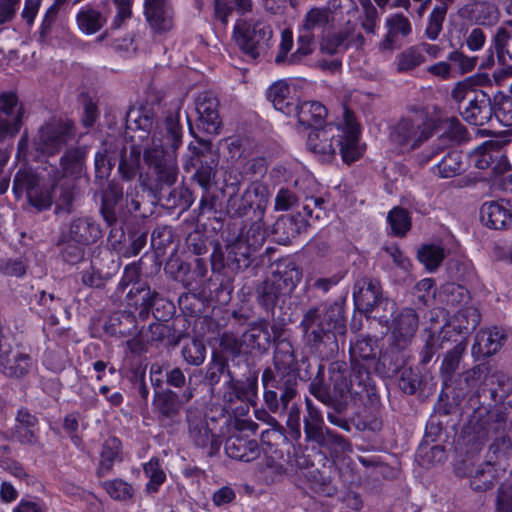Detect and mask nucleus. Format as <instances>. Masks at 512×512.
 <instances>
[{
	"instance_id": "obj_1",
	"label": "nucleus",
	"mask_w": 512,
	"mask_h": 512,
	"mask_svg": "<svg viewBox=\"0 0 512 512\" xmlns=\"http://www.w3.org/2000/svg\"><path fill=\"white\" fill-rule=\"evenodd\" d=\"M127 117L136 129L133 141L143 145V162L154 177L150 183L141 175L142 185L150 190L173 186L179 173L177 150L182 143L178 116H168L157 126H154L153 113L147 109L131 110Z\"/></svg>"
},
{
	"instance_id": "obj_2",
	"label": "nucleus",
	"mask_w": 512,
	"mask_h": 512,
	"mask_svg": "<svg viewBox=\"0 0 512 512\" xmlns=\"http://www.w3.org/2000/svg\"><path fill=\"white\" fill-rule=\"evenodd\" d=\"M359 135L354 115L343 109V118L338 122L314 128L308 135L307 145L309 150L323 160H330L338 153L344 163L351 164L364 153L365 147Z\"/></svg>"
},
{
	"instance_id": "obj_3",
	"label": "nucleus",
	"mask_w": 512,
	"mask_h": 512,
	"mask_svg": "<svg viewBox=\"0 0 512 512\" xmlns=\"http://www.w3.org/2000/svg\"><path fill=\"white\" fill-rule=\"evenodd\" d=\"M275 371L267 368L263 371L261 381L264 388V403L275 414H284L289 403L298 395V378L296 373L283 366L275 359Z\"/></svg>"
},
{
	"instance_id": "obj_4",
	"label": "nucleus",
	"mask_w": 512,
	"mask_h": 512,
	"mask_svg": "<svg viewBox=\"0 0 512 512\" xmlns=\"http://www.w3.org/2000/svg\"><path fill=\"white\" fill-rule=\"evenodd\" d=\"M299 328L308 343H321L334 331L341 333L344 330L342 307L337 303H321L310 307L303 314Z\"/></svg>"
},
{
	"instance_id": "obj_5",
	"label": "nucleus",
	"mask_w": 512,
	"mask_h": 512,
	"mask_svg": "<svg viewBox=\"0 0 512 512\" xmlns=\"http://www.w3.org/2000/svg\"><path fill=\"white\" fill-rule=\"evenodd\" d=\"M302 278V271L294 261L276 263L275 270L257 289V299L266 309L285 301Z\"/></svg>"
},
{
	"instance_id": "obj_6",
	"label": "nucleus",
	"mask_w": 512,
	"mask_h": 512,
	"mask_svg": "<svg viewBox=\"0 0 512 512\" xmlns=\"http://www.w3.org/2000/svg\"><path fill=\"white\" fill-rule=\"evenodd\" d=\"M359 381L357 388L351 379H348V370L344 362L335 361L329 367V384L326 389L312 384L310 392L320 401L326 404H334L342 407L353 399V395L362 393L366 383H361V374L356 376Z\"/></svg>"
},
{
	"instance_id": "obj_7",
	"label": "nucleus",
	"mask_w": 512,
	"mask_h": 512,
	"mask_svg": "<svg viewBox=\"0 0 512 512\" xmlns=\"http://www.w3.org/2000/svg\"><path fill=\"white\" fill-rule=\"evenodd\" d=\"M352 0H329L326 7H311L303 16L300 31L313 36L323 35L330 28L342 25L344 15L356 14Z\"/></svg>"
},
{
	"instance_id": "obj_8",
	"label": "nucleus",
	"mask_w": 512,
	"mask_h": 512,
	"mask_svg": "<svg viewBox=\"0 0 512 512\" xmlns=\"http://www.w3.org/2000/svg\"><path fill=\"white\" fill-rule=\"evenodd\" d=\"M272 35L270 25L261 19L240 18L233 28L236 45L247 57L254 60L271 47Z\"/></svg>"
},
{
	"instance_id": "obj_9",
	"label": "nucleus",
	"mask_w": 512,
	"mask_h": 512,
	"mask_svg": "<svg viewBox=\"0 0 512 512\" xmlns=\"http://www.w3.org/2000/svg\"><path fill=\"white\" fill-rule=\"evenodd\" d=\"M27 199L39 211L50 208L54 203L56 215H69L74 210V183L70 179H65V181L58 179L49 187L40 183L34 191L30 192Z\"/></svg>"
},
{
	"instance_id": "obj_10",
	"label": "nucleus",
	"mask_w": 512,
	"mask_h": 512,
	"mask_svg": "<svg viewBox=\"0 0 512 512\" xmlns=\"http://www.w3.org/2000/svg\"><path fill=\"white\" fill-rule=\"evenodd\" d=\"M433 123L423 113L400 120L391 132V140L402 151H411L419 147L432 134Z\"/></svg>"
},
{
	"instance_id": "obj_11",
	"label": "nucleus",
	"mask_w": 512,
	"mask_h": 512,
	"mask_svg": "<svg viewBox=\"0 0 512 512\" xmlns=\"http://www.w3.org/2000/svg\"><path fill=\"white\" fill-rule=\"evenodd\" d=\"M74 137L75 129L71 121L53 118L39 128L34 146L43 154L54 155L73 141Z\"/></svg>"
},
{
	"instance_id": "obj_12",
	"label": "nucleus",
	"mask_w": 512,
	"mask_h": 512,
	"mask_svg": "<svg viewBox=\"0 0 512 512\" xmlns=\"http://www.w3.org/2000/svg\"><path fill=\"white\" fill-rule=\"evenodd\" d=\"M31 348L22 344H9L0 339V372L11 379H22L36 368Z\"/></svg>"
},
{
	"instance_id": "obj_13",
	"label": "nucleus",
	"mask_w": 512,
	"mask_h": 512,
	"mask_svg": "<svg viewBox=\"0 0 512 512\" xmlns=\"http://www.w3.org/2000/svg\"><path fill=\"white\" fill-rule=\"evenodd\" d=\"M419 326V317L414 309L403 308L394 312L388 324L391 344L398 350L405 349L414 338Z\"/></svg>"
},
{
	"instance_id": "obj_14",
	"label": "nucleus",
	"mask_w": 512,
	"mask_h": 512,
	"mask_svg": "<svg viewBox=\"0 0 512 512\" xmlns=\"http://www.w3.org/2000/svg\"><path fill=\"white\" fill-rule=\"evenodd\" d=\"M24 111L13 92L0 94V139L14 137L21 129Z\"/></svg>"
},
{
	"instance_id": "obj_15",
	"label": "nucleus",
	"mask_w": 512,
	"mask_h": 512,
	"mask_svg": "<svg viewBox=\"0 0 512 512\" xmlns=\"http://www.w3.org/2000/svg\"><path fill=\"white\" fill-rule=\"evenodd\" d=\"M379 349L377 341L371 337H361L350 345V359L354 373L361 374V382H367L370 364L377 358Z\"/></svg>"
},
{
	"instance_id": "obj_16",
	"label": "nucleus",
	"mask_w": 512,
	"mask_h": 512,
	"mask_svg": "<svg viewBox=\"0 0 512 512\" xmlns=\"http://www.w3.org/2000/svg\"><path fill=\"white\" fill-rule=\"evenodd\" d=\"M356 14L344 15L342 24H346L343 31L337 33H329L322 38L320 49L322 52L329 55H334L347 50L351 46L360 47L364 43V37L361 34L353 35L355 23H352V18Z\"/></svg>"
},
{
	"instance_id": "obj_17",
	"label": "nucleus",
	"mask_w": 512,
	"mask_h": 512,
	"mask_svg": "<svg viewBox=\"0 0 512 512\" xmlns=\"http://www.w3.org/2000/svg\"><path fill=\"white\" fill-rule=\"evenodd\" d=\"M144 15L154 32L166 33L174 27V9L169 0H145Z\"/></svg>"
},
{
	"instance_id": "obj_18",
	"label": "nucleus",
	"mask_w": 512,
	"mask_h": 512,
	"mask_svg": "<svg viewBox=\"0 0 512 512\" xmlns=\"http://www.w3.org/2000/svg\"><path fill=\"white\" fill-rule=\"evenodd\" d=\"M385 29L386 34L379 43V50L392 52L401 47V39L412 33V24L403 14L395 13L386 18Z\"/></svg>"
},
{
	"instance_id": "obj_19",
	"label": "nucleus",
	"mask_w": 512,
	"mask_h": 512,
	"mask_svg": "<svg viewBox=\"0 0 512 512\" xmlns=\"http://www.w3.org/2000/svg\"><path fill=\"white\" fill-rule=\"evenodd\" d=\"M198 113V126L208 134H218L221 128V119L218 112V100L210 93H201L195 100Z\"/></svg>"
},
{
	"instance_id": "obj_20",
	"label": "nucleus",
	"mask_w": 512,
	"mask_h": 512,
	"mask_svg": "<svg viewBox=\"0 0 512 512\" xmlns=\"http://www.w3.org/2000/svg\"><path fill=\"white\" fill-rule=\"evenodd\" d=\"M353 299L359 311L371 313L382 301L380 282L368 277L358 280L354 285Z\"/></svg>"
},
{
	"instance_id": "obj_21",
	"label": "nucleus",
	"mask_w": 512,
	"mask_h": 512,
	"mask_svg": "<svg viewBox=\"0 0 512 512\" xmlns=\"http://www.w3.org/2000/svg\"><path fill=\"white\" fill-rule=\"evenodd\" d=\"M62 233L66 234L70 241L86 244L87 246L96 243L102 237L100 225L88 216L73 218L68 225L67 231Z\"/></svg>"
},
{
	"instance_id": "obj_22",
	"label": "nucleus",
	"mask_w": 512,
	"mask_h": 512,
	"mask_svg": "<svg viewBox=\"0 0 512 512\" xmlns=\"http://www.w3.org/2000/svg\"><path fill=\"white\" fill-rule=\"evenodd\" d=\"M443 133L433 144L430 150L424 151L418 156L420 164L428 163L433 157L438 155L446 146L452 142H460L464 139L465 129L456 118H449L443 122Z\"/></svg>"
},
{
	"instance_id": "obj_23",
	"label": "nucleus",
	"mask_w": 512,
	"mask_h": 512,
	"mask_svg": "<svg viewBox=\"0 0 512 512\" xmlns=\"http://www.w3.org/2000/svg\"><path fill=\"white\" fill-rule=\"evenodd\" d=\"M141 155H143V145L134 143L130 146L129 152L124 151L121 155V159L118 166V172L121 176V178L125 181H131L133 180L137 175L139 177L142 175L145 177L150 183H153L154 177L152 174V171L148 168L149 174H142L140 173L141 169ZM140 184L141 180L139 179ZM143 188L144 186L141 185ZM164 187L160 189H153L151 192H156L162 190ZM150 191L149 188H146Z\"/></svg>"
},
{
	"instance_id": "obj_24",
	"label": "nucleus",
	"mask_w": 512,
	"mask_h": 512,
	"mask_svg": "<svg viewBox=\"0 0 512 512\" xmlns=\"http://www.w3.org/2000/svg\"><path fill=\"white\" fill-rule=\"evenodd\" d=\"M482 223L495 230L507 229L512 224V208L508 202H486L480 209Z\"/></svg>"
},
{
	"instance_id": "obj_25",
	"label": "nucleus",
	"mask_w": 512,
	"mask_h": 512,
	"mask_svg": "<svg viewBox=\"0 0 512 512\" xmlns=\"http://www.w3.org/2000/svg\"><path fill=\"white\" fill-rule=\"evenodd\" d=\"M38 424V418L35 415L26 409H20L16 415L13 436L21 444L41 447Z\"/></svg>"
},
{
	"instance_id": "obj_26",
	"label": "nucleus",
	"mask_w": 512,
	"mask_h": 512,
	"mask_svg": "<svg viewBox=\"0 0 512 512\" xmlns=\"http://www.w3.org/2000/svg\"><path fill=\"white\" fill-rule=\"evenodd\" d=\"M506 340L504 332L496 327L481 330L475 336L472 345V355L476 359L488 357L497 353Z\"/></svg>"
},
{
	"instance_id": "obj_27",
	"label": "nucleus",
	"mask_w": 512,
	"mask_h": 512,
	"mask_svg": "<svg viewBox=\"0 0 512 512\" xmlns=\"http://www.w3.org/2000/svg\"><path fill=\"white\" fill-rule=\"evenodd\" d=\"M492 105L490 96L484 92L478 94L476 101L460 105L459 112L469 124L482 126L492 118Z\"/></svg>"
},
{
	"instance_id": "obj_28",
	"label": "nucleus",
	"mask_w": 512,
	"mask_h": 512,
	"mask_svg": "<svg viewBox=\"0 0 512 512\" xmlns=\"http://www.w3.org/2000/svg\"><path fill=\"white\" fill-rule=\"evenodd\" d=\"M225 452L230 458L251 462L259 457L260 448L254 439L232 435L226 440Z\"/></svg>"
},
{
	"instance_id": "obj_29",
	"label": "nucleus",
	"mask_w": 512,
	"mask_h": 512,
	"mask_svg": "<svg viewBox=\"0 0 512 512\" xmlns=\"http://www.w3.org/2000/svg\"><path fill=\"white\" fill-rule=\"evenodd\" d=\"M267 97L276 110L287 116H291L297 111L296 99L292 96L291 88L285 80H279L272 84Z\"/></svg>"
},
{
	"instance_id": "obj_30",
	"label": "nucleus",
	"mask_w": 512,
	"mask_h": 512,
	"mask_svg": "<svg viewBox=\"0 0 512 512\" xmlns=\"http://www.w3.org/2000/svg\"><path fill=\"white\" fill-rule=\"evenodd\" d=\"M307 413L304 416V433L308 442H315L318 444L320 440H323L325 432H329L330 429L324 425V420L321 412L313 405L310 398L305 399Z\"/></svg>"
},
{
	"instance_id": "obj_31",
	"label": "nucleus",
	"mask_w": 512,
	"mask_h": 512,
	"mask_svg": "<svg viewBox=\"0 0 512 512\" xmlns=\"http://www.w3.org/2000/svg\"><path fill=\"white\" fill-rule=\"evenodd\" d=\"M242 342L247 350H266L271 342L268 321L259 320L251 323L242 335Z\"/></svg>"
},
{
	"instance_id": "obj_32",
	"label": "nucleus",
	"mask_w": 512,
	"mask_h": 512,
	"mask_svg": "<svg viewBox=\"0 0 512 512\" xmlns=\"http://www.w3.org/2000/svg\"><path fill=\"white\" fill-rule=\"evenodd\" d=\"M187 420L189 425V436L197 446L206 447L211 445L212 448H217L218 443L204 417L189 412Z\"/></svg>"
},
{
	"instance_id": "obj_33",
	"label": "nucleus",
	"mask_w": 512,
	"mask_h": 512,
	"mask_svg": "<svg viewBox=\"0 0 512 512\" xmlns=\"http://www.w3.org/2000/svg\"><path fill=\"white\" fill-rule=\"evenodd\" d=\"M464 11L470 20L483 26H493L500 18L498 7L487 1H479L468 5L464 8Z\"/></svg>"
},
{
	"instance_id": "obj_34",
	"label": "nucleus",
	"mask_w": 512,
	"mask_h": 512,
	"mask_svg": "<svg viewBox=\"0 0 512 512\" xmlns=\"http://www.w3.org/2000/svg\"><path fill=\"white\" fill-rule=\"evenodd\" d=\"M464 475L470 478V486L475 491H486L491 489L496 480L495 469L489 462L482 463L477 467L469 469Z\"/></svg>"
},
{
	"instance_id": "obj_35",
	"label": "nucleus",
	"mask_w": 512,
	"mask_h": 512,
	"mask_svg": "<svg viewBox=\"0 0 512 512\" xmlns=\"http://www.w3.org/2000/svg\"><path fill=\"white\" fill-rule=\"evenodd\" d=\"M215 18L223 24H227L228 17L233 11L240 15L251 13L253 10V0H214Z\"/></svg>"
},
{
	"instance_id": "obj_36",
	"label": "nucleus",
	"mask_w": 512,
	"mask_h": 512,
	"mask_svg": "<svg viewBox=\"0 0 512 512\" xmlns=\"http://www.w3.org/2000/svg\"><path fill=\"white\" fill-rule=\"evenodd\" d=\"M121 442L115 437L108 438L103 446L100 455V461L96 470L99 478L106 476L111 472L116 461L120 460Z\"/></svg>"
},
{
	"instance_id": "obj_37",
	"label": "nucleus",
	"mask_w": 512,
	"mask_h": 512,
	"mask_svg": "<svg viewBox=\"0 0 512 512\" xmlns=\"http://www.w3.org/2000/svg\"><path fill=\"white\" fill-rule=\"evenodd\" d=\"M307 220L300 216L285 217L275 223V233L279 234L278 240L288 243L307 229Z\"/></svg>"
},
{
	"instance_id": "obj_38",
	"label": "nucleus",
	"mask_w": 512,
	"mask_h": 512,
	"mask_svg": "<svg viewBox=\"0 0 512 512\" xmlns=\"http://www.w3.org/2000/svg\"><path fill=\"white\" fill-rule=\"evenodd\" d=\"M293 115L297 116L303 126L312 127L322 122L327 115V109L317 101L304 102L300 106L297 105V111Z\"/></svg>"
},
{
	"instance_id": "obj_39",
	"label": "nucleus",
	"mask_w": 512,
	"mask_h": 512,
	"mask_svg": "<svg viewBox=\"0 0 512 512\" xmlns=\"http://www.w3.org/2000/svg\"><path fill=\"white\" fill-rule=\"evenodd\" d=\"M85 152L81 148L68 150L60 159V166L63 178H77L81 175L84 167Z\"/></svg>"
},
{
	"instance_id": "obj_40",
	"label": "nucleus",
	"mask_w": 512,
	"mask_h": 512,
	"mask_svg": "<svg viewBox=\"0 0 512 512\" xmlns=\"http://www.w3.org/2000/svg\"><path fill=\"white\" fill-rule=\"evenodd\" d=\"M123 198V188L114 182L108 184L102 197L101 213L108 225L116 222L115 206Z\"/></svg>"
},
{
	"instance_id": "obj_41",
	"label": "nucleus",
	"mask_w": 512,
	"mask_h": 512,
	"mask_svg": "<svg viewBox=\"0 0 512 512\" xmlns=\"http://www.w3.org/2000/svg\"><path fill=\"white\" fill-rule=\"evenodd\" d=\"M491 41L498 58L507 57L512 61V20L502 23L496 29Z\"/></svg>"
},
{
	"instance_id": "obj_42",
	"label": "nucleus",
	"mask_w": 512,
	"mask_h": 512,
	"mask_svg": "<svg viewBox=\"0 0 512 512\" xmlns=\"http://www.w3.org/2000/svg\"><path fill=\"white\" fill-rule=\"evenodd\" d=\"M158 293L151 291L150 287L146 284L138 283L137 286H133L128 292V299L131 305L141 309V313H147L153 306Z\"/></svg>"
},
{
	"instance_id": "obj_43",
	"label": "nucleus",
	"mask_w": 512,
	"mask_h": 512,
	"mask_svg": "<svg viewBox=\"0 0 512 512\" xmlns=\"http://www.w3.org/2000/svg\"><path fill=\"white\" fill-rule=\"evenodd\" d=\"M432 171L440 178H451L462 171V156L458 151L448 152L441 161L433 166Z\"/></svg>"
},
{
	"instance_id": "obj_44",
	"label": "nucleus",
	"mask_w": 512,
	"mask_h": 512,
	"mask_svg": "<svg viewBox=\"0 0 512 512\" xmlns=\"http://www.w3.org/2000/svg\"><path fill=\"white\" fill-rule=\"evenodd\" d=\"M425 62V55L421 54L418 44L412 45L400 52L395 58L398 72H409Z\"/></svg>"
},
{
	"instance_id": "obj_45",
	"label": "nucleus",
	"mask_w": 512,
	"mask_h": 512,
	"mask_svg": "<svg viewBox=\"0 0 512 512\" xmlns=\"http://www.w3.org/2000/svg\"><path fill=\"white\" fill-rule=\"evenodd\" d=\"M480 323V314L474 307H465L459 309L454 315L452 321L453 329L457 330V334H465L474 330Z\"/></svg>"
},
{
	"instance_id": "obj_46",
	"label": "nucleus",
	"mask_w": 512,
	"mask_h": 512,
	"mask_svg": "<svg viewBox=\"0 0 512 512\" xmlns=\"http://www.w3.org/2000/svg\"><path fill=\"white\" fill-rule=\"evenodd\" d=\"M153 404L156 411L164 418L176 416L181 406L177 394L172 391L157 393Z\"/></svg>"
},
{
	"instance_id": "obj_47",
	"label": "nucleus",
	"mask_w": 512,
	"mask_h": 512,
	"mask_svg": "<svg viewBox=\"0 0 512 512\" xmlns=\"http://www.w3.org/2000/svg\"><path fill=\"white\" fill-rule=\"evenodd\" d=\"M492 116L505 127L512 126V99L503 92H497L493 96Z\"/></svg>"
},
{
	"instance_id": "obj_48",
	"label": "nucleus",
	"mask_w": 512,
	"mask_h": 512,
	"mask_svg": "<svg viewBox=\"0 0 512 512\" xmlns=\"http://www.w3.org/2000/svg\"><path fill=\"white\" fill-rule=\"evenodd\" d=\"M267 188L259 182L251 183L242 195L243 208H262L267 203Z\"/></svg>"
},
{
	"instance_id": "obj_49",
	"label": "nucleus",
	"mask_w": 512,
	"mask_h": 512,
	"mask_svg": "<svg viewBox=\"0 0 512 512\" xmlns=\"http://www.w3.org/2000/svg\"><path fill=\"white\" fill-rule=\"evenodd\" d=\"M227 375L229 376L228 386L230 391L225 393L224 398L230 402L234 399H249L250 397H255L257 394V380L252 379L247 383L243 384L239 381L234 380L230 371L227 370Z\"/></svg>"
},
{
	"instance_id": "obj_50",
	"label": "nucleus",
	"mask_w": 512,
	"mask_h": 512,
	"mask_svg": "<svg viewBox=\"0 0 512 512\" xmlns=\"http://www.w3.org/2000/svg\"><path fill=\"white\" fill-rule=\"evenodd\" d=\"M206 346L204 343L196 338L183 344L181 348V355L184 361L192 366H200L206 359Z\"/></svg>"
},
{
	"instance_id": "obj_51",
	"label": "nucleus",
	"mask_w": 512,
	"mask_h": 512,
	"mask_svg": "<svg viewBox=\"0 0 512 512\" xmlns=\"http://www.w3.org/2000/svg\"><path fill=\"white\" fill-rule=\"evenodd\" d=\"M318 445L330 452L332 457L339 458L345 453L351 452V445L341 435L333 431L325 432L323 440H320Z\"/></svg>"
},
{
	"instance_id": "obj_52",
	"label": "nucleus",
	"mask_w": 512,
	"mask_h": 512,
	"mask_svg": "<svg viewBox=\"0 0 512 512\" xmlns=\"http://www.w3.org/2000/svg\"><path fill=\"white\" fill-rule=\"evenodd\" d=\"M143 470L146 477L149 478V481L146 484V491L148 493H156L159 490V487L166 480V474L163 471L159 460L157 458H151L149 462L144 464Z\"/></svg>"
},
{
	"instance_id": "obj_53",
	"label": "nucleus",
	"mask_w": 512,
	"mask_h": 512,
	"mask_svg": "<svg viewBox=\"0 0 512 512\" xmlns=\"http://www.w3.org/2000/svg\"><path fill=\"white\" fill-rule=\"evenodd\" d=\"M445 258V251L439 245H424L418 250V259L430 271H435Z\"/></svg>"
},
{
	"instance_id": "obj_54",
	"label": "nucleus",
	"mask_w": 512,
	"mask_h": 512,
	"mask_svg": "<svg viewBox=\"0 0 512 512\" xmlns=\"http://www.w3.org/2000/svg\"><path fill=\"white\" fill-rule=\"evenodd\" d=\"M475 81L472 77H469L459 83L452 90V97L460 105L476 101L478 94H483L484 91L474 88Z\"/></svg>"
},
{
	"instance_id": "obj_55",
	"label": "nucleus",
	"mask_w": 512,
	"mask_h": 512,
	"mask_svg": "<svg viewBox=\"0 0 512 512\" xmlns=\"http://www.w3.org/2000/svg\"><path fill=\"white\" fill-rule=\"evenodd\" d=\"M40 185V179L29 169H20L13 180V191L16 194L26 193L30 196V192L34 191Z\"/></svg>"
},
{
	"instance_id": "obj_56",
	"label": "nucleus",
	"mask_w": 512,
	"mask_h": 512,
	"mask_svg": "<svg viewBox=\"0 0 512 512\" xmlns=\"http://www.w3.org/2000/svg\"><path fill=\"white\" fill-rule=\"evenodd\" d=\"M58 245L61 247L63 259L66 262L76 264L84 258L85 247H87L86 244L70 241V239L66 237V234L62 233Z\"/></svg>"
},
{
	"instance_id": "obj_57",
	"label": "nucleus",
	"mask_w": 512,
	"mask_h": 512,
	"mask_svg": "<svg viewBox=\"0 0 512 512\" xmlns=\"http://www.w3.org/2000/svg\"><path fill=\"white\" fill-rule=\"evenodd\" d=\"M466 346L467 343L465 339H462L446 353L441 365V373L445 375L447 379L457 370Z\"/></svg>"
},
{
	"instance_id": "obj_58",
	"label": "nucleus",
	"mask_w": 512,
	"mask_h": 512,
	"mask_svg": "<svg viewBox=\"0 0 512 512\" xmlns=\"http://www.w3.org/2000/svg\"><path fill=\"white\" fill-rule=\"evenodd\" d=\"M102 485L108 495L114 500L126 501L134 495L132 485L122 479L104 481Z\"/></svg>"
},
{
	"instance_id": "obj_59",
	"label": "nucleus",
	"mask_w": 512,
	"mask_h": 512,
	"mask_svg": "<svg viewBox=\"0 0 512 512\" xmlns=\"http://www.w3.org/2000/svg\"><path fill=\"white\" fill-rule=\"evenodd\" d=\"M498 146L494 141H486L471 153V160L478 169H487L493 162V150Z\"/></svg>"
},
{
	"instance_id": "obj_60",
	"label": "nucleus",
	"mask_w": 512,
	"mask_h": 512,
	"mask_svg": "<svg viewBox=\"0 0 512 512\" xmlns=\"http://www.w3.org/2000/svg\"><path fill=\"white\" fill-rule=\"evenodd\" d=\"M387 220L395 235L403 236L410 229L411 220L408 212L403 208H394L389 212Z\"/></svg>"
},
{
	"instance_id": "obj_61",
	"label": "nucleus",
	"mask_w": 512,
	"mask_h": 512,
	"mask_svg": "<svg viewBox=\"0 0 512 512\" xmlns=\"http://www.w3.org/2000/svg\"><path fill=\"white\" fill-rule=\"evenodd\" d=\"M447 59L451 62L452 69L455 68L459 74L472 71L477 64L476 57H469L458 50L450 52Z\"/></svg>"
},
{
	"instance_id": "obj_62",
	"label": "nucleus",
	"mask_w": 512,
	"mask_h": 512,
	"mask_svg": "<svg viewBox=\"0 0 512 512\" xmlns=\"http://www.w3.org/2000/svg\"><path fill=\"white\" fill-rule=\"evenodd\" d=\"M446 15L442 14L439 9H433L428 16L427 25L424 35L428 40L435 41L438 39L445 21Z\"/></svg>"
},
{
	"instance_id": "obj_63",
	"label": "nucleus",
	"mask_w": 512,
	"mask_h": 512,
	"mask_svg": "<svg viewBox=\"0 0 512 512\" xmlns=\"http://www.w3.org/2000/svg\"><path fill=\"white\" fill-rule=\"evenodd\" d=\"M266 239V231L261 222H254L246 232L245 242L252 250L256 251L262 247Z\"/></svg>"
},
{
	"instance_id": "obj_64",
	"label": "nucleus",
	"mask_w": 512,
	"mask_h": 512,
	"mask_svg": "<svg viewBox=\"0 0 512 512\" xmlns=\"http://www.w3.org/2000/svg\"><path fill=\"white\" fill-rule=\"evenodd\" d=\"M315 48V36L299 30L298 35V48L294 54L291 55V62H296L302 57H305L313 52Z\"/></svg>"
}]
</instances>
